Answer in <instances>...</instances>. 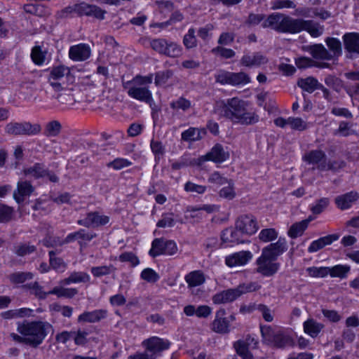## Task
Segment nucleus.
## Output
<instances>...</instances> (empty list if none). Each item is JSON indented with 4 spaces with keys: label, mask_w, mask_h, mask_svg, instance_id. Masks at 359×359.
I'll return each instance as SVG.
<instances>
[{
    "label": "nucleus",
    "mask_w": 359,
    "mask_h": 359,
    "mask_svg": "<svg viewBox=\"0 0 359 359\" xmlns=\"http://www.w3.org/2000/svg\"><path fill=\"white\" fill-rule=\"evenodd\" d=\"M289 126L292 129L297 130H304L307 128L306 122L300 118L290 117Z\"/></svg>",
    "instance_id": "bf43d9fd"
},
{
    "label": "nucleus",
    "mask_w": 359,
    "mask_h": 359,
    "mask_svg": "<svg viewBox=\"0 0 359 359\" xmlns=\"http://www.w3.org/2000/svg\"><path fill=\"white\" fill-rule=\"evenodd\" d=\"M164 241L161 239H155L152 242L151 248L149 250V255L153 257H157L163 255Z\"/></svg>",
    "instance_id": "864d4df0"
},
{
    "label": "nucleus",
    "mask_w": 359,
    "mask_h": 359,
    "mask_svg": "<svg viewBox=\"0 0 359 359\" xmlns=\"http://www.w3.org/2000/svg\"><path fill=\"white\" fill-rule=\"evenodd\" d=\"M237 353L242 359H253L252 351L257 348V341L249 337L244 341H238L234 344Z\"/></svg>",
    "instance_id": "f3484780"
},
{
    "label": "nucleus",
    "mask_w": 359,
    "mask_h": 359,
    "mask_svg": "<svg viewBox=\"0 0 359 359\" xmlns=\"http://www.w3.org/2000/svg\"><path fill=\"white\" fill-rule=\"evenodd\" d=\"M219 208V206L214 204L203 205L198 207H190L187 209V212L190 213V216L194 217L197 215L198 212L204 210L208 213H212L217 212Z\"/></svg>",
    "instance_id": "79ce46f5"
},
{
    "label": "nucleus",
    "mask_w": 359,
    "mask_h": 359,
    "mask_svg": "<svg viewBox=\"0 0 359 359\" xmlns=\"http://www.w3.org/2000/svg\"><path fill=\"white\" fill-rule=\"evenodd\" d=\"M184 280L189 287H194L202 285L205 277L204 273L199 270L193 271L184 276Z\"/></svg>",
    "instance_id": "7c9ffc66"
},
{
    "label": "nucleus",
    "mask_w": 359,
    "mask_h": 359,
    "mask_svg": "<svg viewBox=\"0 0 359 359\" xmlns=\"http://www.w3.org/2000/svg\"><path fill=\"white\" fill-rule=\"evenodd\" d=\"M170 106L174 109H182L184 111L191 107V102L189 100L181 97L175 101H172Z\"/></svg>",
    "instance_id": "e2e57ef3"
},
{
    "label": "nucleus",
    "mask_w": 359,
    "mask_h": 359,
    "mask_svg": "<svg viewBox=\"0 0 359 359\" xmlns=\"http://www.w3.org/2000/svg\"><path fill=\"white\" fill-rule=\"evenodd\" d=\"M225 312L224 310H219L216 313V317L212 323V330L219 333L228 332L229 324L226 318H223Z\"/></svg>",
    "instance_id": "c85d7f7f"
},
{
    "label": "nucleus",
    "mask_w": 359,
    "mask_h": 359,
    "mask_svg": "<svg viewBox=\"0 0 359 359\" xmlns=\"http://www.w3.org/2000/svg\"><path fill=\"white\" fill-rule=\"evenodd\" d=\"M14 210L8 205L0 203V223H7L12 219Z\"/></svg>",
    "instance_id": "a18cd8bd"
},
{
    "label": "nucleus",
    "mask_w": 359,
    "mask_h": 359,
    "mask_svg": "<svg viewBox=\"0 0 359 359\" xmlns=\"http://www.w3.org/2000/svg\"><path fill=\"white\" fill-rule=\"evenodd\" d=\"M344 46L349 53L359 54V34L349 33L344 36Z\"/></svg>",
    "instance_id": "c756f323"
},
{
    "label": "nucleus",
    "mask_w": 359,
    "mask_h": 359,
    "mask_svg": "<svg viewBox=\"0 0 359 359\" xmlns=\"http://www.w3.org/2000/svg\"><path fill=\"white\" fill-rule=\"evenodd\" d=\"M56 252L53 250L48 252L49 263L50 268L55 271H63L66 268V264L61 257H55Z\"/></svg>",
    "instance_id": "58836bf2"
},
{
    "label": "nucleus",
    "mask_w": 359,
    "mask_h": 359,
    "mask_svg": "<svg viewBox=\"0 0 359 359\" xmlns=\"http://www.w3.org/2000/svg\"><path fill=\"white\" fill-rule=\"evenodd\" d=\"M47 71H50L49 79L53 80H60L70 73L69 68L62 64L53 65L47 69Z\"/></svg>",
    "instance_id": "72a5a7b5"
},
{
    "label": "nucleus",
    "mask_w": 359,
    "mask_h": 359,
    "mask_svg": "<svg viewBox=\"0 0 359 359\" xmlns=\"http://www.w3.org/2000/svg\"><path fill=\"white\" fill-rule=\"evenodd\" d=\"M140 278L149 283H155L160 279V276L153 269L146 268L142 271Z\"/></svg>",
    "instance_id": "37998d69"
},
{
    "label": "nucleus",
    "mask_w": 359,
    "mask_h": 359,
    "mask_svg": "<svg viewBox=\"0 0 359 359\" xmlns=\"http://www.w3.org/2000/svg\"><path fill=\"white\" fill-rule=\"evenodd\" d=\"M328 275L332 278H339L341 279L346 278L350 266L347 265L337 264L332 267H328Z\"/></svg>",
    "instance_id": "f704fd0d"
},
{
    "label": "nucleus",
    "mask_w": 359,
    "mask_h": 359,
    "mask_svg": "<svg viewBox=\"0 0 359 359\" xmlns=\"http://www.w3.org/2000/svg\"><path fill=\"white\" fill-rule=\"evenodd\" d=\"M107 316V311L104 309H95L91 311H84L77 318L79 323H98L104 319Z\"/></svg>",
    "instance_id": "aec40b11"
},
{
    "label": "nucleus",
    "mask_w": 359,
    "mask_h": 359,
    "mask_svg": "<svg viewBox=\"0 0 359 359\" xmlns=\"http://www.w3.org/2000/svg\"><path fill=\"white\" fill-rule=\"evenodd\" d=\"M339 236L335 234L328 235L324 237H321L318 240L313 241L309 247L308 251L309 252H315L322 249L326 245H330L334 241L338 240Z\"/></svg>",
    "instance_id": "bb28decb"
},
{
    "label": "nucleus",
    "mask_w": 359,
    "mask_h": 359,
    "mask_svg": "<svg viewBox=\"0 0 359 359\" xmlns=\"http://www.w3.org/2000/svg\"><path fill=\"white\" fill-rule=\"evenodd\" d=\"M91 55V49L88 43H81L70 46L69 57L74 62H83L88 60Z\"/></svg>",
    "instance_id": "dca6fc26"
},
{
    "label": "nucleus",
    "mask_w": 359,
    "mask_h": 359,
    "mask_svg": "<svg viewBox=\"0 0 359 359\" xmlns=\"http://www.w3.org/2000/svg\"><path fill=\"white\" fill-rule=\"evenodd\" d=\"M250 82V78L248 74L243 72L233 73L231 76V85L243 86Z\"/></svg>",
    "instance_id": "3c124183"
},
{
    "label": "nucleus",
    "mask_w": 359,
    "mask_h": 359,
    "mask_svg": "<svg viewBox=\"0 0 359 359\" xmlns=\"http://www.w3.org/2000/svg\"><path fill=\"white\" fill-rule=\"evenodd\" d=\"M233 72L220 71L216 75V81L222 84L231 85Z\"/></svg>",
    "instance_id": "338daca9"
},
{
    "label": "nucleus",
    "mask_w": 359,
    "mask_h": 359,
    "mask_svg": "<svg viewBox=\"0 0 359 359\" xmlns=\"http://www.w3.org/2000/svg\"><path fill=\"white\" fill-rule=\"evenodd\" d=\"M323 327L324 325L322 323L313 318H309L303 323L304 332L312 338H316Z\"/></svg>",
    "instance_id": "a878e982"
},
{
    "label": "nucleus",
    "mask_w": 359,
    "mask_h": 359,
    "mask_svg": "<svg viewBox=\"0 0 359 359\" xmlns=\"http://www.w3.org/2000/svg\"><path fill=\"white\" fill-rule=\"evenodd\" d=\"M252 258V254L248 250H242L231 253L225 257V264L230 268L246 265Z\"/></svg>",
    "instance_id": "4468645a"
},
{
    "label": "nucleus",
    "mask_w": 359,
    "mask_h": 359,
    "mask_svg": "<svg viewBox=\"0 0 359 359\" xmlns=\"http://www.w3.org/2000/svg\"><path fill=\"white\" fill-rule=\"evenodd\" d=\"M153 76L151 74L142 76H137L132 81V86L128 90V95L139 101L151 104L152 94L148 90V86L151 83Z\"/></svg>",
    "instance_id": "20e7f679"
},
{
    "label": "nucleus",
    "mask_w": 359,
    "mask_h": 359,
    "mask_svg": "<svg viewBox=\"0 0 359 359\" xmlns=\"http://www.w3.org/2000/svg\"><path fill=\"white\" fill-rule=\"evenodd\" d=\"M258 287L255 283H248L240 285L236 288L226 290L229 302L234 301L246 292L255 291Z\"/></svg>",
    "instance_id": "b1692460"
},
{
    "label": "nucleus",
    "mask_w": 359,
    "mask_h": 359,
    "mask_svg": "<svg viewBox=\"0 0 359 359\" xmlns=\"http://www.w3.org/2000/svg\"><path fill=\"white\" fill-rule=\"evenodd\" d=\"M182 52V47L174 42L167 41L164 55L169 57H178Z\"/></svg>",
    "instance_id": "603ef678"
},
{
    "label": "nucleus",
    "mask_w": 359,
    "mask_h": 359,
    "mask_svg": "<svg viewBox=\"0 0 359 359\" xmlns=\"http://www.w3.org/2000/svg\"><path fill=\"white\" fill-rule=\"evenodd\" d=\"M296 22H299V25H297V27H296L298 29L297 32H299L302 30H306L313 37H318L323 32V27L313 21L296 20Z\"/></svg>",
    "instance_id": "5701e85b"
},
{
    "label": "nucleus",
    "mask_w": 359,
    "mask_h": 359,
    "mask_svg": "<svg viewBox=\"0 0 359 359\" xmlns=\"http://www.w3.org/2000/svg\"><path fill=\"white\" fill-rule=\"evenodd\" d=\"M34 276V273L30 271H16L11 273L8 279L13 285H23L26 281L33 279Z\"/></svg>",
    "instance_id": "473e14b6"
},
{
    "label": "nucleus",
    "mask_w": 359,
    "mask_h": 359,
    "mask_svg": "<svg viewBox=\"0 0 359 359\" xmlns=\"http://www.w3.org/2000/svg\"><path fill=\"white\" fill-rule=\"evenodd\" d=\"M183 43L187 48H192L196 46V38L194 29L190 28L188 30V32L184 36Z\"/></svg>",
    "instance_id": "6e6d98bb"
},
{
    "label": "nucleus",
    "mask_w": 359,
    "mask_h": 359,
    "mask_svg": "<svg viewBox=\"0 0 359 359\" xmlns=\"http://www.w3.org/2000/svg\"><path fill=\"white\" fill-rule=\"evenodd\" d=\"M326 43L333 56H338L341 53V45L339 39L335 38H329L326 40Z\"/></svg>",
    "instance_id": "5fc2aeb1"
},
{
    "label": "nucleus",
    "mask_w": 359,
    "mask_h": 359,
    "mask_svg": "<svg viewBox=\"0 0 359 359\" xmlns=\"http://www.w3.org/2000/svg\"><path fill=\"white\" fill-rule=\"evenodd\" d=\"M177 250L178 248L175 242L172 241H164L163 255H173L177 253Z\"/></svg>",
    "instance_id": "774afa93"
},
{
    "label": "nucleus",
    "mask_w": 359,
    "mask_h": 359,
    "mask_svg": "<svg viewBox=\"0 0 359 359\" xmlns=\"http://www.w3.org/2000/svg\"><path fill=\"white\" fill-rule=\"evenodd\" d=\"M205 135L203 128H190L182 133V139L187 142H194L201 140Z\"/></svg>",
    "instance_id": "2f4dec72"
},
{
    "label": "nucleus",
    "mask_w": 359,
    "mask_h": 359,
    "mask_svg": "<svg viewBox=\"0 0 359 359\" xmlns=\"http://www.w3.org/2000/svg\"><path fill=\"white\" fill-rule=\"evenodd\" d=\"M167 41L165 39H154L151 41V46L152 49H154L155 51L158 52L160 54H163L165 51V47L167 44Z\"/></svg>",
    "instance_id": "052dcab7"
},
{
    "label": "nucleus",
    "mask_w": 359,
    "mask_h": 359,
    "mask_svg": "<svg viewBox=\"0 0 359 359\" xmlns=\"http://www.w3.org/2000/svg\"><path fill=\"white\" fill-rule=\"evenodd\" d=\"M358 198V194L356 192L351 191L337 197L335 203L338 208L345 210L349 208Z\"/></svg>",
    "instance_id": "cd10ccee"
},
{
    "label": "nucleus",
    "mask_w": 359,
    "mask_h": 359,
    "mask_svg": "<svg viewBox=\"0 0 359 359\" xmlns=\"http://www.w3.org/2000/svg\"><path fill=\"white\" fill-rule=\"evenodd\" d=\"M30 58L32 62L38 67L48 65L52 60V53L41 45H35L31 49Z\"/></svg>",
    "instance_id": "ddd939ff"
},
{
    "label": "nucleus",
    "mask_w": 359,
    "mask_h": 359,
    "mask_svg": "<svg viewBox=\"0 0 359 359\" xmlns=\"http://www.w3.org/2000/svg\"><path fill=\"white\" fill-rule=\"evenodd\" d=\"M52 330V325L43 320H24L17 327L18 332L27 337L29 346L32 348L40 346Z\"/></svg>",
    "instance_id": "7ed1b4c3"
},
{
    "label": "nucleus",
    "mask_w": 359,
    "mask_h": 359,
    "mask_svg": "<svg viewBox=\"0 0 359 359\" xmlns=\"http://www.w3.org/2000/svg\"><path fill=\"white\" fill-rule=\"evenodd\" d=\"M76 14L78 17H93L102 20L105 18L106 11L96 5L89 4L84 1L75 4Z\"/></svg>",
    "instance_id": "9b49d317"
},
{
    "label": "nucleus",
    "mask_w": 359,
    "mask_h": 359,
    "mask_svg": "<svg viewBox=\"0 0 359 359\" xmlns=\"http://www.w3.org/2000/svg\"><path fill=\"white\" fill-rule=\"evenodd\" d=\"M34 188L29 181L18 182L17 189L14 191L13 198L18 203H22L25 197L29 196L34 191Z\"/></svg>",
    "instance_id": "412c9836"
},
{
    "label": "nucleus",
    "mask_w": 359,
    "mask_h": 359,
    "mask_svg": "<svg viewBox=\"0 0 359 359\" xmlns=\"http://www.w3.org/2000/svg\"><path fill=\"white\" fill-rule=\"evenodd\" d=\"M90 280V276L85 272H72L69 277L64 280L65 284L87 283Z\"/></svg>",
    "instance_id": "e433bc0d"
},
{
    "label": "nucleus",
    "mask_w": 359,
    "mask_h": 359,
    "mask_svg": "<svg viewBox=\"0 0 359 359\" xmlns=\"http://www.w3.org/2000/svg\"><path fill=\"white\" fill-rule=\"evenodd\" d=\"M215 111L219 116H224L235 123L253 124L259 121V116L254 111H248L245 102L238 98L229 100L227 102H217Z\"/></svg>",
    "instance_id": "f257e3e1"
},
{
    "label": "nucleus",
    "mask_w": 359,
    "mask_h": 359,
    "mask_svg": "<svg viewBox=\"0 0 359 359\" xmlns=\"http://www.w3.org/2000/svg\"><path fill=\"white\" fill-rule=\"evenodd\" d=\"M229 157V152L225 150L221 144H217L205 155L200 156L196 163L197 165H201L208 161H212L215 163H222L227 161Z\"/></svg>",
    "instance_id": "9d476101"
},
{
    "label": "nucleus",
    "mask_w": 359,
    "mask_h": 359,
    "mask_svg": "<svg viewBox=\"0 0 359 359\" xmlns=\"http://www.w3.org/2000/svg\"><path fill=\"white\" fill-rule=\"evenodd\" d=\"M109 222L108 216L100 215L98 212L95 211L88 212L83 219L78 220L77 224L87 228H96L104 226Z\"/></svg>",
    "instance_id": "2eb2a0df"
},
{
    "label": "nucleus",
    "mask_w": 359,
    "mask_h": 359,
    "mask_svg": "<svg viewBox=\"0 0 359 359\" xmlns=\"http://www.w3.org/2000/svg\"><path fill=\"white\" fill-rule=\"evenodd\" d=\"M241 233L236 229L227 228L221 233L222 244L224 247H232L235 245L243 243Z\"/></svg>",
    "instance_id": "6ab92c4d"
},
{
    "label": "nucleus",
    "mask_w": 359,
    "mask_h": 359,
    "mask_svg": "<svg viewBox=\"0 0 359 359\" xmlns=\"http://www.w3.org/2000/svg\"><path fill=\"white\" fill-rule=\"evenodd\" d=\"M261 332L264 342L271 346L285 348L293 344L291 337L280 328L262 326L261 327Z\"/></svg>",
    "instance_id": "39448f33"
},
{
    "label": "nucleus",
    "mask_w": 359,
    "mask_h": 359,
    "mask_svg": "<svg viewBox=\"0 0 359 359\" xmlns=\"http://www.w3.org/2000/svg\"><path fill=\"white\" fill-rule=\"evenodd\" d=\"M93 238V236L87 233L85 229H79L76 231L67 234L65 239L60 242L59 245L62 246L75 241H77L81 245L82 241H90Z\"/></svg>",
    "instance_id": "4be33fe9"
},
{
    "label": "nucleus",
    "mask_w": 359,
    "mask_h": 359,
    "mask_svg": "<svg viewBox=\"0 0 359 359\" xmlns=\"http://www.w3.org/2000/svg\"><path fill=\"white\" fill-rule=\"evenodd\" d=\"M266 62V57L259 53L246 54L241 60V65L247 67H259Z\"/></svg>",
    "instance_id": "393cba45"
},
{
    "label": "nucleus",
    "mask_w": 359,
    "mask_h": 359,
    "mask_svg": "<svg viewBox=\"0 0 359 359\" xmlns=\"http://www.w3.org/2000/svg\"><path fill=\"white\" fill-rule=\"evenodd\" d=\"M5 133L14 136H34L41 131V127L39 123H32L29 121L8 123L4 128Z\"/></svg>",
    "instance_id": "0eeeda50"
},
{
    "label": "nucleus",
    "mask_w": 359,
    "mask_h": 359,
    "mask_svg": "<svg viewBox=\"0 0 359 359\" xmlns=\"http://www.w3.org/2000/svg\"><path fill=\"white\" fill-rule=\"evenodd\" d=\"M286 241L280 238L276 243H271L263 248L261 255L257 259V271L264 276H271L279 269V264L276 262L277 257L286 250Z\"/></svg>",
    "instance_id": "f03ea898"
},
{
    "label": "nucleus",
    "mask_w": 359,
    "mask_h": 359,
    "mask_svg": "<svg viewBox=\"0 0 359 359\" xmlns=\"http://www.w3.org/2000/svg\"><path fill=\"white\" fill-rule=\"evenodd\" d=\"M306 271L310 277L318 278L327 276L329 271L327 266H311L307 268Z\"/></svg>",
    "instance_id": "c03bdc74"
},
{
    "label": "nucleus",
    "mask_w": 359,
    "mask_h": 359,
    "mask_svg": "<svg viewBox=\"0 0 359 359\" xmlns=\"http://www.w3.org/2000/svg\"><path fill=\"white\" fill-rule=\"evenodd\" d=\"M184 191L187 192L196 193L198 194H203L206 191L205 186L197 184H195L191 182H187L184 184Z\"/></svg>",
    "instance_id": "4d7b16f0"
},
{
    "label": "nucleus",
    "mask_w": 359,
    "mask_h": 359,
    "mask_svg": "<svg viewBox=\"0 0 359 359\" xmlns=\"http://www.w3.org/2000/svg\"><path fill=\"white\" fill-rule=\"evenodd\" d=\"M236 229L244 236H251L259 229L257 219L251 215L239 217L236 222Z\"/></svg>",
    "instance_id": "1a4fd4ad"
},
{
    "label": "nucleus",
    "mask_w": 359,
    "mask_h": 359,
    "mask_svg": "<svg viewBox=\"0 0 359 359\" xmlns=\"http://www.w3.org/2000/svg\"><path fill=\"white\" fill-rule=\"evenodd\" d=\"M278 236V232L275 229L269 228L261 230L259 233V239L262 242L267 243L275 240Z\"/></svg>",
    "instance_id": "09e8293b"
},
{
    "label": "nucleus",
    "mask_w": 359,
    "mask_h": 359,
    "mask_svg": "<svg viewBox=\"0 0 359 359\" xmlns=\"http://www.w3.org/2000/svg\"><path fill=\"white\" fill-rule=\"evenodd\" d=\"M23 173L26 176H32L36 180L48 179L49 182L57 183L59 177L53 170H49L43 163H35L33 165L25 168Z\"/></svg>",
    "instance_id": "6e6552de"
},
{
    "label": "nucleus",
    "mask_w": 359,
    "mask_h": 359,
    "mask_svg": "<svg viewBox=\"0 0 359 359\" xmlns=\"http://www.w3.org/2000/svg\"><path fill=\"white\" fill-rule=\"evenodd\" d=\"M36 250L34 245H29L25 243H21L14 246V253L18 257H24L30 255Z\"/></svg>",
    "instance_id": "a19ab883"
},
{
    "label": "nucleus",
    "mask_w": 359,
    "mask_h": 359,
    "mask_svg": "<svg viewBox=\"0 0 359 359\" xmlns=\"http://www.w3.org/2000/svg\"><path fill=\"white\" fill-rule=\"evenodd\" d=\"M329 204V200L323 198L316 202L311 207V211L314 214L322 212Z\"/></svg>",
    "instance_id": "0e129e2a"
},
{
    "label": "nucleus",
    "mask_w": 359,
    "mask_h": 359,
    "mask_svg": "<svg viewBox=\"0 0 359 359\" xmlns=\"http://www.w3.org/2000/svg\"><path fill=\"white\" fill-rule=\"evenodd\" d=\"M299 22H296V20L292 19L290 17L285 16L280 13L271 15L266 20L262 22L264 27H271L283 32L297 33V25Z\"/></svg>",
    "instance_id": "423d86ee"
},
{
    "label": "nucleus",
    "mask_w": 359,
    "mask_h": 359,
    "mask_svg": "<svg viewBox=\"0 0 359 359\" xmlns=\"http://www.w3.org/2000/svg\"><path fill=\"white\" fill-rule=\"evenodd\" d=\"M310 221L311 219H305L292 224L288 231V236L292 238L300 236L307 228Z\"/></svg>",
    "instance_id": "c9c22d12"
},
{
    "label": "nucleus",
    "mask_w": 359,
    "mask_h": 359,
    "mask_svg": "<svg viewBox=\"0 0 359 359\" xmlns=\"http://www.w3.org/2000/svg\"><path fill=\"white\" fill-rule=\"evenodd\" d=\"M97 109L104 114L111 115L112 113V93L111 88L103 83L102 94L97 100Z\"/></svg>",
    "instance_id": "f8f14e48"
},
{
    "label": "nucleus",
    "mask_w": 359,
    "mask_h": 359,
    "mask_svg": "<svg viewBox=\"0 0 359 359\" xmlns=\"http://www.w3.org/2000/svg\"><path fill=\"white\" fill-rule=\"evenodd\" d=\"M50 294L56 295L57 297L72 298L77 293L76 288H66L63 287H55L49 291Z\"/></svg>",
    "instance_id": "4c0bfd02"
},
{
    "label": "nucleus",
    "mask_w": 359,
    "mask_h": 359,
    "mask_svg": "<svg viewBox=\"0 0 359 359\" xmlns=\"http://www.w3.org/2000/svg\"><path fill=\"white\" fill-rule=\"evenodd\" d=\"M119 260L122 262H128L132 266H136L140 264L138 257L132 252H125L119 256Z\"/></svg>",
    "instance_id": "13d9d810"
},
{
    "label": "nucleus",
    "mask_w": 359,
    "mask_h": 359,
    "mask_svg": "<svg viewBox=\"0 0 359 359\" xmlns=\"http://www.w3.org/2000/svg\"><path fill=\"white\" fill-rule=\"evenodd\" d=\"M229 180H228L224 176L220 175L218 172H212L208 178V182L210 183L215 184L217 185L226 184V183Z\"/></svg>",
    "instance_id": "680f3d73"
},
{
    "label": "nucleus",
    "mask_w": 359,
    "mask_h": 359,
    "mask_svg": "<svg viewBox=\"0 0 359 359\" xmlns=\"http://www.w3.org/2000/svg\"><path fill=\"white\" fill-rule=\"evenodd\" d=\"M142 344L147 351L154 354L168 349L170 345L168 340L158 337H152L146 339Z\"/></svg>",
    "instance_id": "a211bd4d"
},
{
    "label": "nucleus",
    "mask_w": 359,
    "mask_h": 359,
    "mask_svg": "<svg viewBox=\"0 0 359 359\" xmlns=\"http://www.w3.org/2000/svg\"><path fill=\"white\" fill-rule=\"evenodd\" d=\"M62 126L58 121H51L46 124V135L50 137H56L60 133Z\"/></svg>",
    "instance_id": "8fccbe9b"
},
{
    "label": "nucleus",
    "mask_w": 359,
    "mask_h": 359,
    "mask_svg": "<svg viewBox=\"0 0 359 359\" xmlns=\"http://www.w3.org/2000/svg\"><path fill=\"white\" fill-rule=\"evenodd\" d=\"M325 156L321 151H313L304 156V160L312 165H317L321 162Z\"/></svg>",
    "instance_id": "de8ad7c7"
},
{
    "label": "nucleus",
    "mask_w": 359,
    "mask_h": 359,
    "mask_svg": "<svg viewBox=\"0 0 359 359\" xmlns=\"http://www.w3.org/2000/svg\"><path fill=\"white\" fill-rule=\"evenodd\" d=\"M171 75L172 73L170 71L158 72L155 77L156 85L157 86H164Z\"/></svg>",
    "instance_id": "69168bd1"
},
{
    "label": "nucleus",
    "mask_w": 359,
    "mask_h": 359,
    "mask_svg": "<svg viewBox=\"0 0 359 359\" xmlns=\"http://www.w3.org/2000/svg\"><path fill=\"white\" fill-rule=\"evenodd\" d=\"M298 85L304 90L311 93L317 88L318 81L312 77H308L299 80Z\"/></svg>",
    "instance_id": "49530a36"
},
{
    "label": "nucleus",
    "mask_w": 359,
    "mask_h": 359,
    "mask_svg": "<svg viewBox=\"0 0 359 359\" xmlns=\"http://www.w3.org/2000/svg\"><path fill=\"white\" fill-rule=\"evenodd\" d=\"M227 185L222 187L219 191V196L226 200H233L236 196L234 184L232 180L226 183Z\"/></svg>",
    "instance_id": "ea45409f"
}]
</instances>
